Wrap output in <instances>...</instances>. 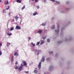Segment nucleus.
Here are the masks:
<instances>
[{"instance_id":"nucleus-1","label":"nucleus","mask_w":74,"mask_h":74,"mask_svg":"<svg viewBox=\"0 0 74 74\" xmlns=\"http://www.w3.org/2000/svg\"><path fill=\"white\" fill-rule=\"evenodd\" d=\"M15 29L17 30H19V29H21V27H20L19 26L17 25Z\"/></svg>"},{"instance_id":"nucleus-2","label":"nucleus","mask_w":74,"mask_h":74,"mask_svg":"<svg viewBox=\"0 0 74 74\" xmlns=\"http://www.w3.org/2000/svg\"><path fill=\"white\" fill-rule=\"evenodd\" d=\"M41 62H40L39 64L38 65V67L39 69H40V68H41Z\"/></svg>"},{"instance_id":"nucleus-3","label":"nucleus","mask_w":74,"mask_h":74,"mask_svg":"<svg viewBox=\"0 0 74 74\" xmlns=\"http://www.w3.org/2000/svg\"><path fill=\"white\" fill-rule=\"evenodd\" d=\"M22 66H21L18 68V71H21L22 70Z\"/></svg>"},{"instance_id":"nucleus-4","label":"nucleus","mask_w":74,"mask_h":74,"mask_svg":"<svg viewBox=\"0 0 74 74\" xmlns=\"http://www.w3.org/2000/svg\"><path fill=\"white\" fill-rule=\"evenodd\" d=\"M23 63H24L23 64L24 66H27V64L26 63V62L25 61H24L23 62Z\"/></svg>"},{"instance_id":"nucleus-5","label":"nucleus","mask_w":74,"mask_h":74,"mask_svg":"<svg viewBox=\"0 0 74 74\" xmlns=\"http://www.w3.org/2000/svg\"><path fill=\"white\" fill-rule=\"evenodd\" d=\"M37 14H38V13H37V12H35L33 14V15L34 16H35V15H37Z\"/></svg>"},{"instance_id":"nucleus-6","label":"nucleus","mask_w":74,"mask_h":74,"mask_svg":"<svg viewBox=\"0 0 74 74\" xmlns=\"http://www.w3.org/2000/svg\"><path fill=\"white\" fill-rule=\"evenodd\" d=\"M35 52L36 54L39 55V52H38V51L36 50L35 51Z\"/></svg>"},{"instance_id":"nucleus-7","label":"nucleus","mask_w":74,"mask_h":74,"mask_svg":"<svg viewBox=\"0 0 74 74\" xmlns=\"http://www.w3.org/2000/svg\"><path fill=\"white\" fill-rule=\"evenodd\" d=\"M16 2L20 3L22 2V0H17Z\"/></svg>"},{"instance_id":"nucleus-8","label":"nucleus","mask_w":74,"mask_h":74,"mask_svg":"<svg viewBox=\"0 0 74 74\" xmlns=\"http://www.w3.org/2000/svg\"><path fill=\"white\" fill-rule=\"evenodd\" d=\"M38 33L40 34H41L42 33V31L41 30H39L38 31Z\"/></svg>"},{"instance_id":"nucleus-9","label":"nucleus","mask_w":74,"mask_h":74,"mask_svg":"<svg viewBox=\"0 0 74 74\" xmlns=\"http://www.w3.org/2000/svg\"><path fill=\"white\" fill-rule=\"evenodd\" d=\"M14 56H18V54L17 53V52H16L14 54Z\"/></svg>"},{"instance_id":"nucleus-10","label":"nucleus","mask_w":74,"mask_h":74,"mask_svg":"<svg viewBox=\"0 0 74 74\" xmlns=\"http://www.w3.org/2000/svg\"><path fill=\"white\" fill-rule=\"evenodd\" d=\"M4 4L5 5H7L8 4V1H5L4 2Z\"/></svg>"},{"instance_id":"nucleus-11","label":"nucleus","mask_w":74,"mask_h":74,"mask_svg":"<svg viewBox=\"0 0 74 74\" xmlns=\"http://www.w3.org/2000/svg\"><path fill=\"white\" fill-rule=\"evenodd\" d=\"M55 32L56 33H59V30H55Z\"/></svg>"},{"instance_id":"nucleus-12","label":"nucleus","mask_w":74,"mask_h":74,"mask_svg":"<svg viewBox=\"0 0 74 74\" xmlns=\"http://www.w3.org/2000/svg\"><path fill=\"white\" fill-rule=\"evenodd\" d=\"M10 43H9V42H8L7 43V46L8 47H9V46H10Z\"/></svg>"},{"instance_id":"nucleus-13","label":"nucleus","mask_w":74,"mask_h":74,"mask_svg":"<svg viewBox=\"0 0 74 74\" xmlns=\"http://www.w3.org/2000/svg\"><path fill=\"white\" fill-rule=\"evenodd\" d=\"M45 60V59L44 58H42V60H41V62H44Z\"/></svg>"},{"instance_id":"nucleus-14","label":"nucleus","mask_w":74,"mask_h":74,"mask_svg":"<svg viewBox=\"0 0 74 74\" xmlns=\"http://www.w3.org/2000/svg\"><path fill=\"white\" fill-rule=\"evenodd\" d=\"M34 73L36 74H37L38 73V71L36 70H35L34 71Z\"/></svg>"},{"instance_id":"nucleus-15","label":"nucleus","mask_w":74,"mask_h":74,"mask_svg":"<svg viewBox=\"0 0 74 74\" xmlns=\"http://www.w3.org/2000/svg\"><path fill=\"white\" fill-rule=\"evenodd\" d=\"M55 28V26L54 25H53L51 27V29H53Z\"/></svg>"},{"instance_id":"nucleus-16","label":"nucleus","mask_w":74,"mask_h":74,"mask_svg":"<svg viewBox=\"0 0 74 74\" xmlns=\"http://www.w3.org/2000/svg\"><path fill=\"white\" fill-rule=\"evenodd\" d=\"M25 8V5H24L23 7L21 8L22 10H23L24 8Z\"/></svg>"},{"instance_id":"nucleus-17","label":"nucleus","mask_w":74,"mask_h":74,"mask_svg":"<svg viewBox=\"0 0 74 74\" xmlns=\"http://www.w3.org/2000/svg\"><path fill=\"white\" fill-rule=\"evenodd\" d=\"M44 40H42L41 42L40 43V44H44Z\"/></svg>"},{"instance_id":"nucleus-18","label":"nucleus","mask_w":74,"mask_h":74,"mask_svg":"<svg viewBox=\"0 0 74 74\" xmlns=\"http://www.w3.org/2000/svg\"><path fill=\"white\" fill-rule=\"evenodd\" d=\"M32 45L33 47H35V44H33V42H32Z\"/></svg>"},{"instance_id":"nucleus-19","label":"nucleus","mask_w":74,"mask_h":74,"mask_svg":"<svg viewBox=\"0 0 74 74\" xmlns=\"http://www.w3.org/2000/svg\"><path fill=\"white\" fill-rule=\"evenodd\" d=\"M10 9V6H8V8L5 9V10H9Z\"/></svg>"},{"instance_id":"nucleus-20","label":"nucleus","mask_w":74,"mask_h":74,"mask_svg":"<svg viewBox=\"0 0 74 74\" xmlns=\"http://www.w3.org/2000/svg\"><path fill=\"white\" fill-rule=\"evenodd\" d=\"M15 19H18L19 18V17L18 16H16L15 17Z\"/></svg>"},{"instance_id":"nucleus-21","label":"nucleus","mask_w":74,"mask_h":74,"mask_svg":"<svg viewBox=\"0 0 74 74\" xmlns=\"http://www.w3.org/2000/svg\"><path fill=\"white\" fill-rule=\"evenodd\" d=\"M47 40L48 42H50V39H47Z\"/></svg>"},{"instance_id":"nucleus-22","label":"nucleus","mask_w":74,"mask_h":74,"mask_svg":"<svg viewBox=\"0 0 74 74\" xmlns=\"http://www.w3.org/2000/svg\"><path fill=\"white\" fill-rule=\"evenodd\" d=\"M14 30V28L12 27L11 28L10 30V31H12V30Z\"/></svg>"},{"instance_id":"nucleus-23","label":"nucleus","mask_w":74,"mask_h":74,"mask_svg":"<svg viewBox=\"0 0 74 74\" xmlns=\"http://www.w3.org/2000/svg\"><path fill=\"white\" fill-rule=\"evenodd\" d=\"M40 42H38L37 43L36 45H39L40 44Z\"/></svg>"},{"instance_id":"nucleus-24","label":"nucleus","mask_w":74,"mask_h":74,"mask_svg":"<svg viewBox=\"0 0 74 74\" xmlns=\"http://www.w3.org/2000/svg\"><path fill=\"white\" fill-rule=\"evenodd\" d=\"M45 23H42V24L41 25H42V26H45Z\"/></svg>"},{"instance_id":"nucleus-25","label":"nucleus","mask_w":74,"mask_h":74,"mask_svg":"<svg viewBox=\"0 0 74 74\" xmlns=\"http://www.w3.org/2000/svg\"><path fill=\"white\" fill-rule=\"evenodd\" d=\"M12 33H10V34H9V33H8V36H11L12 34Z\"/></svg>"},{"instance_id":"nucleus-26","label":"nucleus","mask_w":74,"mask_h":74,"mask_svg":"<svg viewBox=\"0 0 74 74\" xmlns=\"http://www.w3.org/2000/svg\"><path fill=\"white\" fill-rule=\"evenodd\" d=\"M50 54H52L53 53V51H51L49 52Z\"/></svg>"},{"instance_id":"nucleus-27","label":"nucleus","mask_w":74,"mask_h":74,"mask_svg":"<svg viewBox=\"0 0 74 74\" xmlns=\"http://www.w3.org/2000/svg\"><path fill=\"white\" fill-rule=\"evenodd\" d=\"M2 55V52L0 51V56Z\"/></svg>"},{"instance_id":"nucleus-28","label":"nucleus","mask_w":74,"mask_h":74,"mask_svg":"<svg viewBox=\"0 0 74 74\" xmlns=\"http://www.w3.org/2000/svg\"><path fill=\"white\" fill-rule=\"evenodd\" d=\"M46 38V37L45 36H43L42 37V38H43L44 40H45Z\"/></svg>"},{"instance_id":"nucleus-29","label":"nucleus","mask_w":74,"mask_h":74,"mask_svg":"<svg viewBox=\"0 0 74 74\" xmlns=\"http://www.w3.org/2000/svg\"><path fill=\"white\" fill-rule=\"evenodd\" d=\"M14 69H18V66H16V67L15 68H14Z\"/></svg>"},{"instance_id":"nucleus-30","label":"nucleus","mask_w":74,"mask_h":74,"mask_svg":"<svg viewBox=\"0 0 74 74\" xmlns=\"http://www.w3.org/2000/svg\"><path fill=\"white\" fill-rule=\"evenodd\" d=\"M25 73H27V74L28 73H29V71H25Z\"/></svg>"},{"instance_id":"nucleus-31","label":"nucleus","mask_w":74,"mask_h":74,"mask_svg":"<svg viewBox=\"0 0 74 74\" xmlns=\"http://www.w3.org/2000/svg\"><path fill=\"white\" fill-rule=\"evenodd\" d=\"M36 8L38 9V8H39V6H36Z\"/></svg>"},{"instance_id":"nucleus-32","label":"nucleus","mask_w":74,"mask_h":74,"mask_svg":"<svg viewBox=\"0 0 74 74\" xmlns=\"http://www.w3.org/2000/svg\"><path fill=\"white\" fill-rule=\"evenodd\" d=\"M6 11H5V10H3V13H5L6 12Z\"/></svg>"},{"instance_id":"nucleus-33","label":"nucleus","mask_w":74,"mask_h":74,"mask_svg":"<svg viewBox=\"0 0 74 74\" xmlns=\"http://www.w3.org/2000/svg\"><path fill=\"white\" fill-rule=\"evenodd\" d=\"M2 46V43H0V47H1Z\"/></svg>"},{"instance_id":"nucleus-34","label":"nucleus","mask_w":74,"mask_h":74,"mask_svg":"<svg viewBox=\"0 0 74 74\" xmlns=\"http://www.w3.org/2000/svg\"><path fill=\"white\" fill-rule=\"evenodd\" d=\"M50 1H51L53 2H54L55 1V0H50Z\"/></svg>"},{"instance_id":"nucleus-35","label":"nucleus","mask_w":74,"mask_h":74,"mask_svg":"<svg viewBox=\"0 0 74 74\" xmlns=\"http://www.w3.org/2000/svg\"><path fill=\"white\" fill-rule=\"evenodd\" d=\"M11 60L13 61L14 60V59L13 58V57H12L11 59Z\"/></svg>"},{"instance_id":"nucleus-36","label":"nucleus","mask_w":74,"mask_h":74,"mask_svg":"<svg viewBox=\"0 0 74 74\" xmlns=\"http://www.w3.org/2000/svg\"><path fill=\"white\" fill-rule=\"evenodd\" d=\"M61 41H60L58 42V44H60L61 43Z\"/></svg>"},{"instance_id":"nucleus-37","label":"nucleus","mask_w":74,"mask_h":74,"mask_svg":"<svg viewBox=\"0 0 74 74\" xmlns=\"http://www.w3.org/2000/svg\"><path fill=\"white\" fill-rule=\"evenodd\" d=\"M15 64H18V62L17 61H16L15 63Z\"/></svg>"},{"instance_id":"nucleus-38","label":"nucleus","mask_w":74,"mask_h":74,"mask_svg":"<svg viewBox=\"0 0 74 74\" xmlns=\"http://www.w3.org/2000/svg\"><path fill=\"white\" fill-rule=\"evenodd\" d=\"M57 2V3H58V4H59L60 3V2Z\"/></svg>"},{"instance_id":"nucleus-39","label":"nucleus","mask_w":74,"mask_h":74,"mask_svg":"<svg viewBox=\"0 0 74 74\" xmlns=\"http://www.w3.org/2000/svg\"><path fill=\"white\" fill-rule=\"evenodd\" d=\"M35 2H38V0H35Z\"/></svg>"},{"instance_id":"nucleus-40","label":"nucleus","mask_w":74,"mask_h":74,"mask_svg":"<svg viewBox=\"0 0 74 74\" xmlns=\"http://www.w3.org/2000/svg\"><path fill=\"white\" fill-rule=\"evenodd\" d=\"M57 28L58 29H59V26L58 25V26Z\"/></svg>"},{"instance_id":"nucleus-41","label":"nucleus","mask_w":74,"mask_h":74,"mask_svg":"<svg viewBox=\"0 0 74 74\" xmlns=\"http://www.w3.org/2000/svg\"><path fill=\"white\" fill-rule=\"evenodd\" d=\"M49 58H48L47 59V60H49Z\"/></svg>"},{"instance_id":"nucleus-42","label":"nucleus","mask_w":74,"mask_h":74,"mask_svg":"<svg viewBox=\"0 0 74 74\" xmlns=\"http://www.w3.org/2000/svg\"><path fill=\"white\" fill-rule=\"evenodd\" d=\"M29 40H30V39H31L30 37H29Z\"/></svg>"},{"instance_id":"nucleus-43","label":"nucleus","mask_w":74,"mask_h":74,"mask_svg":"<svg viewBox=\"0 0 74 74\" xmlns=\"http://www.w3.org/2000/svg\"><path fill=\"white\" fill-rule=\"evenodd\" d=\"M9 15H10V13H9Z\"/></svg>"},{"instance_id":"nucleus-44","label":"nucleus","mask_w":74,"mask_h":74,"mask_svg":"<svg viewBox=\"0 0 74 74\" xmlns=\"http://www.w3.org/2000/svg\"><path fill=\"white\" fill-rule=\"evenodd\" d=\"M0 2H1V0H0Z\"/></svg>"},{"instance_id":"nucleus-45","label":"nucleus","mask_w":74,"mask_h":74,"mask_svg":"<svg viewBox=\"0 0 74 74\" xmlns=\"http://www.w3.org/2000/svg\"><path fill=\"white\" fill-rule=\"evenodd\" d=\"M49 71H51V70H50V69H49Z\"/></svg>"},{"instance_id":"nucleus-46","label":"nucleus","mask_w":74,"mask_h":74,"mask_svg":"<svg viewBox=\"0 0 74 74\" xmlns=\"http://www.w3.org/2000/svg\"><path fill=\"white\" fill-rule=\"evenodd\" d=\"M51 68H52V67H50V69H51Z\"/></svg>"},{"instance_id":"nucleus-47","label":"nucleus","mask_w":74,"mask_h":74,"mask_svg":"<svg viewBox=\"0 0 74 74\" xmlns=\"http://www.w3.org/2000/svg\"><path fill=\"white\" fill-rule=\"evenodd\" d=\"M34 0H32V1H34Z\"/></svg>"},{"instance_id":"nucleus-48","label":"nucleus","mask_w":74,"mask_h":74,"mask_svg":"<svg viewBox=\"0 0 74 74\" xmlns=\"http://www.w3.org/2000/svg\"><path fill=\"white\" fill-rule=\"evenodd\" d=\"M35 69H37V68H36Z\"/></svg>"},{"instance_id":"nucleus-49","label":"nucleus","mask_w":74,"mask_h":74,"mask_svg":"<svg viewBox=\"0 0 74 74\" xmlns=\"http://www.w3.org/2000/svg\"><path fill=\"white\" fill-rule=\"evenodd\" d=\"M66 9V10H67L68 9Z\"/></svg>"},{"instance_id":"nucleus-50","label":"nucleus","mask_w":74,"mask_h":74,"mask_svg":"<svg viewBox=\"0 0 74 74\" xmlns=\"http://www.w3.org/2000/svg\"><path fill=\"white\" fill-rule=\"evenodd\" d=\"M23 66V65H22V66Z\"/></svg>"},{"instance_id":"nucleus-51","label":"nucleus","mask_w":74,"mask_h":74,"mask_svg":"<svg viewBox=\"0 0 74 74\" xmlns=\"http://www.w3.org/2000/svg\"><path fill=\"white\" fill-rule=\"evenodd\" d=\"M44 74H46V73H44Z\"/></svg>"},{"instance_id":"nucleus-52","label":"nucleus","mask_w":74,"mask_h":74,"mask_svg":"<svg viewBox=\"0 0 74 74\" xmlns=\"http://www.w3.org/2000/svg\"><path fill=\"white\" fill-rule=\"evenodd\" d=\"M44 1H45V0H44Z\"/></svg>"}]
</instances>
